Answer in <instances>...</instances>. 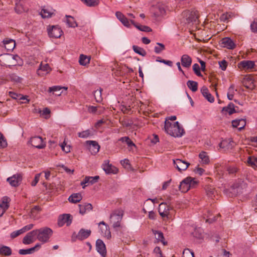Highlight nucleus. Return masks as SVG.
<instances>
[{
    "instance_id": "f704fd0d",
    "label": "nucleus",
    "mask_w": 257,
    "mask_h": 257,
    "mask_svg": "<svg viewBox=\"0 0 257 257\" xmlns=\"http://www.w3.org/2000/svg\"><path fill=\"white\" fill-rule=\"evenodd\" d=\"M9 95L10 97L15 99L26 100V101L24 103H27L29 101V100L26 98L25 96H24L20 94H17L13 91H9Z\"/></svg>"
},
{
    "instance_id": "a878e982",
    "label": "nucleus",
    "mask_w": 257,
    "mask_h": 257,
    "mask_svg": "<svg viewBox=\"0 0 257 257\" xmlns=\"http://www.w3.org/2000/svg\"><path fill=\"white\" fill-rule=\"evenodd\" d=\"M3 43L5 45V48L8 51H12L15 47L16 43L13 39H6L4 40Z\"/></svg>"
},
{
    "instance_id": "7ed1b4c3",
    "label": "nucleus",
    "mask_w": 257,
    "mask_h": 257,
    "mask_svg": "<svg viewBox=\"0 0 257 257\" xmlns=\"http://www.w3.org/2000/svg\"><path fill=\"white\" fill-rule=\"evenodd\" d=\"M36 231L37 239L42 243L47 242L53 234L52 230L49 227H43Z\"/></svg>"
},
{
    "instance_id": "412c9836",
    "label": "nucleus",
    "mask_w": 257,
    "mask_h": 257,
    "mask_svg": "<svg viewBox=\"0 0 257 257\" xmlns=\"http://www.w3.org/2000/svg\"><path fill=\"white\" fill-rule=\"evenodd\" d=\"M192 60L191 57L187 54H184L181 58L182 65L185 68H189L192 64Z\"/></svg>"
},
{
    "instance_id": "1a4fd4ad",
    "label": "nucleus",
    "mask_w": 257,
    "mask_h": 257,
    "mask_svg": "<svg viewBox=\"0 0 257 257\" xmlns=\"http://www.w3.org/2000/svg\"><path fill=\"white\" fill-rule=\"evenodd\" d=\"M63 32L58 26H53L48 29V33L49 37L53 38H58L61 37Z\"/></svg>"
},
{
    "instance_id": "a19ab883",
    "label": "nucleus",
    "mask_w": 257,
    "mask_h": 257,
    "mask_svg": "<svg viewBox=\"0 0 257 257\" xmlns=\"http://www.w3.org/2000/svg\"><path fill=\"white\" fill-rule=\"evenodd\" d=\"M187 85L193 92H195L198 89V83L196 81L189 80L187 82Z\"/></svg>"
},
{
    "instance_id": "de8ad7c7",
    "label": "nucleus",
    "mask_w": 257,
    "mask_h": 257,
    "mask_svg": "<svg viewBox=\"0 0 257 257\" xmlns=\"http://www.w3.org/2000/svg\"><path fill=\"white\" fill-rule=\"evenodd\" d=\"M154 15L156 17H159L163 15L165 13V10L163 8L159 6H156L154 7Z\"/></svg>"
},
{
    "instance_id": "e433bc0d",
    "label": "nucleus",
    "mask_w": 257,
    "mask_h": 257,
    "mask_svg": "<svg viewBox=\"0 0 257 257\" xmlns=\"http://www.w3.org/2000/svg\"><path fill=\"white\" fill-rule=\"evenodd\" d=\"M130 21L131 23L134 25L135 27H136L140 31L148 32L152 31V29L149 27L146 26L139 25L136 24L134 20H131Z\"/></svg>"
},
{
    "instance_id": "20e7f679",
    "label": "nucleus",
    "mask_w": 257,
    "mask_h": 257,
    "mask_svg": "<svg viewBox=\"0 0 257 257\" xmlns=\"http://www.w3.org/2000/svg\"><path fill=\"white\" fill-rule=\"evenodd\" d=\"M198 182L194 178L188 177L184 179L179 185L180 190L184 193L187 192L190 189L195 188Z\"/></svg>"
},
{
    "instance_id": "f257e3e1",
    "label": "nucleus",
    "mask_w": 257,
    "mask_h": 257,
    "mask_svg": "<svg viewBox=\"0 0 257 257\" xmlns=\"http://www.w3.org/2000/svg\"><path fill=\"white\" fill-rule=\"evenodd\" d=\"M164 128L168 134L174 137H181L185 133L183 128L180 126L178 121L172 123L166 119Z\"/></svg>"
},
{
    "instance_id": "052dcab7",
    "label": "nucleus",
    "mask_w": 257,
    "mask_h": 257,
    "mask_svg": "<svg viewBox=\"0 0 257 257\" xmlns=\"http://www.w3.org/2000/svg\"><path fill=\"white\" fill-rule=\"evenodd\" d=\"M90 135L89 130H86L78 133V137L82 138H86Z\"/></svg>"
},
{
    "instance_id": "f3484780",
    "label": "nucleus",
    "mask_w": 257,
    "mask_h": 257,
    "mask_svg": "<svg viewBox=\"0 0 257 257\" xmlns=\"http://www.w3.org/2000/svg\"><path fill=\"white\" fill-rule=\"evenodd\" d=\"M103 169L107 174H116L118 172L117 169L111 164H109L108 161H105L103 164Z\"/></svg>"
},
{
    "instance_id": "5701e85b",
    "label": "nucleus",
    "mask_w": 257,
    "mask_h": 257,
    "mask_svg": "<svg viewBox=\"0 0 257 257\" xmlns=\"http://www.w3.org/2000/svg\"><path fill=\"white\" fill-rule=\"evenodd\" d=\"M205 190L207 196L210 198H213L217 195L215 188L211 185H206L205 187Z\"/></svg>"
},
{
    "instance_id": "9b49d317",
    "label": "nucleus",
    "mask_w": 257,
    "mask_h": 257,
    "mask_svg": "<svg viewBox=\"0 0 257 257\" xmlns=\"http://www.w3.org/2000/svg\"><path fill=\"white\" fill-rule=\"evenodd\" d=\"M30 143L33 146L38 149H42L46 146L42 138L39 136L31 138Z\"/></svg>"
},
{
    "instance_id": "ea45409f",
    "label": "nucleus",
    "mask_w": 257,
    "mask_h": 257,
    "mask_svg": "<svg viewBox=\"0 0 257 257\" xmlns=\"http://www.w3.org/2000/svg\"><path fill=\"white\" fill-rule=\"evenodd\" d=\"M199 157L201 160V162H202V163L205 164H208L209 163V158L206 152H201L199 155Z\"/></svg>"
},
{
    "instance_id": "b1692460",
    "label": "nucleus",
    "mask_w": 257,
    "mask_h": 257,
    "mask_svg": "<svg viewBox=\"0 0 257 257\" xmlns=\"http://www.w3.org/2000/svg\"><path fill=\"white\" fill-rule=\"evenodd\" d=\"M201 92L203 96L210 102L214 101L213 96L209 93L208 88L206 86H203L201 89Z\"/></svg>"
},
{
    "instance_id": "0eeeda50",
    "label": "nucleus",
    "mask_w": 257,
    "mask_h": 257,
    "mask_svg": "<svg viewBox=\"0 0 257 257\" xmlns=\"http://www.w3.org/2000/svg\"><path fill=\"white\" fill-rule=\"evenodd\" d=\"M22 177L23 176L22 174L17 173L7 178V180L12 186L17 187L21 183Z\"/></svg>"
},
{
    "instance_id": "6ab92c4d",
    "label": "nucleus",
    "mask_w": 257,
    "mask_h": 257,
    "mask_svg": "<svg viewBox=\"0 0 257 257\" xmlns=\"http://www.w3.org/2000/svg\"><path fill=\"white\" fill-rule=\"evenodd\" d=\"M96 248L97 251L103 256H105L106 253L105 245L101 239H97L96 242Z\"/></svg>"
},
{
    "instance_id": "79ce46f5",
    "label": "nucleus",
    "mask_w": 257,
    "mask_h": 257,
    "mask_svg": "<svg viewBox=\"0 0 257 257\" xmlns=\"http://www.w3.org/2000/svg\"><path fill=\"white\" fill-rule=\"evenodd\" d=\"M198 19V15L197 12L193 11L189 14L188 17L187 18L188 23L195 22Z\"/></svg>"
},
{
    "instance_id": "6e6552de",
    "label": "nucleus",
    "mask_w": 257,
    "mask_h": 257,
    "mask_svg": "<svg viewBox=\"0 0 257 257\" xmlns=\"http://www.w3.org/2000/svg\"><path fill=\"white\" fill-rule=\"evenodd\" d=\"M173 163L178 171L181 172L186 170L190 165V163L180 159L173 160Z\"/></svg>"
},
{
    "instance_id": "4468645a",
    "label": "nucleus",
    "mask_w": 257,
    "mask_h": 257,
    "mask_svg": "<svg viewBox=\"0 0 257 257\" xmlns=\"http://www.w3.org/2000/svg\"><path fill=\"white\" fill-rule=\"evenodd\" d=\"M102 235L107 239L111 238V233L109 226L103 221L100 222L98 224Z\"/></svg>"
},
{
    "instance_id": "5fc2aeb1",
    "label": "nucleus",
    "mask_w": 257,
    "mask_h": 257,
    "mask_svg": "<svg viewBox=\"0 0 257 257\" xmlns=\"http://www.w3.org/2000/svg\"><path fill=\"white\" fill-rule=\"evenodd\" d=\"M232 14L231 13H226L222 14L220 17V21L223 22H228L229 19L231 18Z\"/></svg>"
},
{
    "instance_id": "6e6d98bb",
    "label": "nucleus",
    "mask_w": 257,
    "mask_h": 257,
    "mask_svg": "<svg viewBox=\"0 0 257 257\" xmlns=\"http://www.w3.org/2000/svg\"><path fill=\"white\" fill-rule=\"evenodd\" d=\"M192 68H193V70L194 73H195V74L197 76H200V77L202 76V74L200 72V67L198 64H197V63L194 64L193 65Z\"/></svg>"
},
{
    "instance_id": "4be33fe9",
    "label": "nucleus",
    "mask_w": 257,
    "mask_h": 257,
    "mask_svg": "<svg viewBox=\"0 0 257 257\" xmlns=\"http://www.w3.org/2000/svg\"><path fill=\"white\" fill-rule=\"evenodd\" d=\"M152 231L158 242H161L164 245L167 244V242L165 240L163 233L161 231L155 230H152Z\"/></svg>"
},
{
    "instance_id": "ddd939ff",
    "label": "nucleus",
    "mask_w": 257,
    "mask_h": 257,
    "mask_svg": "<svg viewBox=\"0 0 257 257\" xmlns=\"http://www.w3.org/2000/svg\"><path fill=\"white\" fill-rule=\"evenodd\" d=\"M99 179V177L98 176L94 177L86 176L81 182V185L82 186V188L84 189L86 186L97 182Z\"/></svg>"
},
{
    "instance_id": "423d86ee",
    "label": "nucleus",
    "mask_w": 257,
    "mask_h": 257,
    "mask_svg": "<svg viewBox=\"0 0 257 257\" xmlns=\"http://www.w3.org/2000/svg\"><path fill=\"white\" fill-rule=\"evenodd\" d=\"M72 217L70 214H63L59 216L58 220L59 226H63L65 224L69 226L72 223Z\"/></svg>"
},
{
    "instance_id": "a211bd4d",
    "label": "nucleus",
    "mask_w": 257,
    "mask_h": 257,
    "mask_svg": "<svg viewBox=\"0 0 257 257\" xmlns=\"http://www.w3.org/2000/svg\"><path fill=\"white\" fill-rule=\"evenodd\" d=\"M221 45L223 47L226 48L228 49H233L235 45L233 41L228 37H225L221 40Z\"/></svg>"
},
{
    "instance_id": "c756f323",
    "label": "nucleus",
    "mask_w": 257,
    "mask_h": 257,
    "mask_svg": "<svg viewBox=\"0 0 257 257\" xmlns=\"http://www.w3.org/2000/svg\"><path fill=\"white\" fill-rule=\"evenodd\" d=\"M239 67L244 69L252 68L254 66V63L252 61H242L239 64Z\"/></svg>"
},
{
    "instance_id": "c9c22d12",
    "label": "nucleus",
    "mask_w": 257,
    "mask_h": 257,
    "mask_svg": "<svg viewBox=\"0 0 257 257\" xmlns=\"http://www.w3.org/2000/svg\"><path fill=\"white\" fill-rule=\"evenodd\" d=\"M90 57L81 54L79 57V63L83 66H86L90 63Z\"/></svg>"
},
{
    "instance_id": "bf43d9fd",
    "label": "nucleus",
    "mask_w": 257,
    "mask_h": 257,
    "mask_svg": "<svg viewBox=\"0 0 257 257\" xmlns=\"http://www.w3.org/2000/svg\"><path fill=\"white\" fill-rule=\"evenodd\" d=\"M11 80L16 83H21L22 82V79L19 76H17L15 74H12L10 76Z\"/></svg>"
},
{
    "instance_id": "774afa93",
    "label": "nucleus",
    "mask_w": 257,
    "mask_h": 257,
    "mask_svg": "<svg viewBox=\"0 0 257 257\" xmlns=\"http://www.w3.org/2000/svg\"><path fill=\"white\" fill-rule=\"evenodd\" d=\"M39 112L41 115L45 116L50 114V110L48 108L46 107L43 110H40Z\"/></svg>"
},
{
    "instance_id": "a18cd8bd",
    "label": "nucleus",
    "mask_w": 257,
    "mask_h": 257,
    "mask_svg": "<svg viewBox=\"0 0 257 257\" xmlns=\"http://www.w3.org/2000/svg\"><path fill=\"white\" fill-rule=\"evenodd\" d=\"M41 211V208L39 206H35L31 209L30 216L31 218H35L38 214Z\"/></svg>"
},
{
    "instance_id": "338daca9",
    "label": "nucleus",
    "mask_w": 257,
    "mask_h": 257,
    "mask_svg": "<svg viewBox=\"0 0 257 257\" xmlns=\"http://www.w3.org/2000/svg\"><path fill=\"white\" fill-rule=\"evenodd\" d=\"M121 110L124 113H127L131 110V107L130 105H121Z\"/></svg>"
},
{
    "instance_id": "864d4df0",
    "label": "nucleus",
    "mask_w": 257,
    "mask_h": 257,
    "mask_svg": "<svg viewBox=\"0 0 257 257\" xmlns=\"http://www.w3.org/2000/svg\"><path fill=\"white\" fill-rule=\"evenodd\" d=\"M60 146L62 150L66 153H68L71 151V146L67 144L65 139Z\"/></svg>"
},
{
    "instance_id": "0e129e2a",
    "label": "nucleus",
    "mask_w": 257,
    "mask_h": 257,
    "mask_svg": "<svg viewBox=\"0 0 257 257\" xmlns=\"http://www.w3.org/2000/svg\"><path fill=\"white\" fill-rule=\"evenodd\" d=\"M219 67L223 71L226 70L227 66V62L225 60H222L221 61L219 62Z\"/></svg>"
},
{
    "instance_id": "7c9ffc66",
    "label": "nucleus",
    "mask_w": 257,
    "mask_h": 257,
    "mask_svg": "<svg viewBox=\"0 0 257 257\" xmlns=\"http://www.w3.org/2000/svg\"><path fill=\"white\" fill-rule=\"evenodd\" d=\"M245 125V121L244 119L233 120L232 121V125L233 127L237 128L241 130Z\"/></svg>"
},
{
    "instance_id": "72a5a7b5",
    "label": "nucleus",
    "mask_w": 257,
    "mask_h": 257,
    "mask_svg": "<svg viewBox=\"0 0 257 257\" xmlns=\"http://www.w3.org/2000/svg\"><path fill=\"white\" fill-rule=\"evenodd\" d=\"M82 197L80 194L79 193H75L72 194L68 198V200L69 202L73 203H76L77 202H79L81 201Z\"/></svg>"
},
{
    "instance_id": "8fccbe9b",
    "label": "nucleus",
    "mask_w": 257,
    "mask_h": 257,
    "mask_svg": "<svg viewBox=\"0 0 257 257\" xmlns=\"http://www.w3.org/2000/svg\"><path fill=\"white\" fill-rule=\"evenodd\" d=\"M101 92L102 89L101 88L97 89L94 92V96L97 102H100L102 100Z\"/></svg>"
},
{
    "instance_id": "4c0bfd02",
    "label": "nucleus",
    "mask_w": 257,
    "mask_h": 257,
    "mask_svg": "<svg viewBox=\"0 0 257 257\" xmlns=\"http://www.w3.org/2000/svg\"><path fill=\"white\" fill-rule=\"evenodd\" d=\"M222 112H226L229 114H231L235 112L234 105L232 103H229L227 106L224 107L222 110Z\"/></svg>"
},
{
    "instance_id": "39448f33",
    "label": "nucleus",
    "mask_w": 257,
    "mask_h": 257,
    "mask_svg": "<svg viewBox=\"0 0 257 257\" xmlns=\"http://www.w3.org/2000/svg\"><path fill=\"white\" fill-rule=\"evenodd\" d=\"M172 209V207L166 203L162 202L159 204L158 211L162 218H168L170 215V212Z\"/></svg>"
},
{
    "instance_id": "f8f14e48",
    "label": "nucleus",
    "mask_w": 257,
    "mask_h": 257,
    "mask_svg": "<svg viewBox=\"0 0 257 257\" xmlns=\"http://www.w3.org/2000/svg\"><path fill=\"white\" fill-rule=\"evenodd\" d=\"M36 231L33 230L29 233L23 238V243L25 244H29L34 242L37 238Z\"/></svg>"
},
{
    "instance_id": "49530a36",
    "label": "nucleus",
    "mask_w": 257,
    "mask_h": 257,
    "mask_svg": "<svg viewBox=\"0 0 257 257\" xmlns=\"http://www.w3.org/2000/svg\"><path fill=\"white\" fill-rule=\"evenodd\" d=\"M84 4L88 7H95L98 5V0H81Z\"/></svg>"
},
{
    "instance_id": "aec40b11",
    "label": "nucleus",
    "mask_w": 257,
    "mask_h": 257,
    "mask_svg": "<svg viewBox=\"0 0 257 257\" xmlns=\"http://www.w3.org/2000/svg\"><path fill=\"white\" fill-rule=\"evenodd\" d=\"M54 12L55 10L51 8L44 7L40 14L43 18H49L54 15Z\"/></svg>"
},
{
    "instance_id": "f03ea898",
    "label": "nucleus",
    "mask_w": 257,
    "mask_h": 257,
    "mask_svg": "<svg viewBox=\"0 0 257 257\" xmlns=\"http://www.w3.org/2000/svg\"><path fill=\"white\" fill-rule=\"evenodd\" d=\"M123 214V211L120 209L115 210L111 213L110 222L114 229H117L121 227V221Z\"/></svg>"
},
{
    "instance_id": "cd10ccee",
    "label": "nucleus",
    "mask_w": 257,
    "mask_h": 257,
    "mask_svg": "<svg viewBox=\"0 0 257 257\" xmlns=\"http://www.w3.org/2000/svg\"><path fill=\"white\" fill-rule=\"evenodd\" d=\"M79 213L84 214L86 211H89L92 209V206L90 203H84L79 205Z\"/></svg>"
},
{
    "instance_id": "58836bf2",
    "label": "nucleus",
    "mask_w": 257,
    "mask_h": 257,
    "mask_svg": "<svg viewBox=\"0 0 257 257\" xmlns=\"http://www.w3.org/2000/svg\"><path fill=\"white\" fill-rule=\"evenodd\" d=\"M10 199L9 197L5 196L2 198V203L0 204V207L7 210L9 207Z\"/></svg>"
},
{
    "instance_id": "13d9d810",
    "label": "nucleus",
    "mask_w": 257,
    "mask_h": 257,
    "mask_svg": "<svg viewBox=\"0 0 257 257\" xmlns=\"http://www.w3.org/2000/svg\"><path fill=\"white\" fill-rule=\"evenodd\" d=\"M157 44L158 46L155 47V52L157 54H159L165 49V46L160 43H157Z\"/></svg>"
},
{
    "instance_id": "09e8293b",
    "label": "nucleus",
    "mask_w": 257,
    "mask_h": 257,
    "mask_svg": "<svg viewBox=\"0 0 257 257\" xmlns=\"http://www.w3.org/2000/svg\"><path fill=\"white\" fill-rule=\"evenodd\" d=\"M8 144L7 140L3 135V134L0 132V149H4L7 147Z\"/></svg>"
},
{
    "instance_id": "bb28decb",
    "label": "nucleus",
    "mask_w": 257,
    "mask_h": 257,
    "mask_svg": "<svg viewBox=\"0 0 257 257\" xmlns=\"http://www.w3.org/2000/svg\"><path fill=\"white\" fill-rule=\"evenodd\" d=\"M115 16L124 26L127 27L130 26L128 20L121 12H116L115 13Z\"/></svg>"
},
{
    "instance_id": "2eb2a0df",
    "label": "nucleus",
    "mask_w": 257,
    "mask_h": 257,
    "mask_svg": "<svg viewBox=\"0 0 257 257\" xmlns=\"http://www.w3.org/2000/svg\"><path fill=\"white\" fill-rule=\"evenodd\" d=\"M234 145V143L231 139H226L222 141L219 146V147L223 149L224 151H227L231 150Z\"/></svg>"
},
{
    "instance_id": "dca6fc26",
    "label": "nucleus",
    "mask_w": 257,
    "mask_h": 257,
    "mask_svg": "<svg viewBox=\"0 0 257 257\" xmlns=\"http://www.w3.org/2000/svg\"><path fill=\"white\" fill-rule=\"evenodd\" d=\"M86 143L89 146L88 149L91 154L95 155L99 151L100 146L96 141H87Z\"/></svg>"
},
{
    "instance_id": "c85d7f7f",
    "label": "nucleus",
    "mask_w": 257,
    "mask_h": 257,
    "mask_svg": "<svg viewBox=\"0 0 257 257\" xmlns=\"http://www.w3.org/2000/svg\"><path fill=\"white\" fill-rule=\"evenodd\" d=\"M91 232L90 230L81 229L78 233L77 238L80 240H83L87 238L90 235Z\"/></svg>"
},
{
    "instance_id": "e2e57ef3",
    "label": "nucleus",
    "mask_w": 257,
    "mask_h": 257,
    "mask_svg": "<svg viewBox=\"0 0 257 257\" xmlns=\"http://www.w3.org/2000/svg\"><path fill=\"white\" fill-rule=\"evenodd\" d=\"M250 29L253 33H257V19H254L250 24Z\"/></svg>"
},
{
    "instance_id": "c03bdc74",
    "label": "nucleus",
    "mask_w": 257,
    "mask_h": 257,
    "mask_svg": "<svg viewBox=\"0 0 257 257\" xmlns=\"http://www.w3.org/2000/svg\"><path fill=\"white\" fill-rule=\"evenodd\" d=\"M66 17L67 18L66 23L68 25L69 27L74 28L77 26L76 22L73 17L67 15L66 16Z\"/></svg>"
},
{
    "instance_id": "473e14b6",
    "label": "nucleus",
    "mask_w": 257,
    "mask_h": 257,
    "mask_svg": "<svg viewBox=\"0 0 257 257\" xmlns=\"http://www.w3.org/2000/svg\"><path fill=\"white\" fill-rule=\"evenodd\" d=\"M247 163L249 166L254 169H257V158L253 156H249L247 160Z\"/></svg>"
},
{
    "instance_id": "69168bd1",
    "label": "nucleus",
    "mask_w": 257,
    "mask_h": 257,
    "mask_svg": "<svg viewBox=\"0 0 257 257\" xmlns=\"http://www.w3.org/2000/svg\"><path fill=\"white\" fill-rule=\"evenodd\" d=\"M15 9V11L18 14L22 13V12L25 11V10L24 9V8L22 6V5H20V4H17Z\"/></svg>"
},
{
    "instance_id": "3c124183",
    "label": "nucleus",
    "mask_w": 257,
    "mask_h": 257,
    "mask_svg": "<svg viewBox=\"0 0 257 257\" xmlns=\"http://www.w3.org/2000/svg\"><path fill=\"white\" fill-rule=\"evenodd\" d=\"M234 94V86L233 85H230L228 89L227 98L229 100H232Z\"/></svg>"
},
{
    "instance_id": "9d476101",
    "label": "nucleus",
    "mask_w": 257,
    "mask_h": 257,
    "mask_svg": "<svg viewBox=\"0 0 257 257\" xmlns=\"http://www.w3.org/2000/svg\"><path fill=\"white\" fill-rule=\"evenodd\" d=\"M51 70L52 69L48 64H43V62H41L37 71V73L39 76H44L49 73Z\"/></svg>"
},
{
    "instance_id": "37998d69",
    "label": "nucleus",
    "mask_w": 257,
    "mask_h": 257,
    "mask_svg": "<svg viewBox=\"0 0 257 257\" xmlns=\"http://www.w3.org/2000/svg\"><path fill=\"white\" fill-rule=\"evenodd\" d=\"M133 49L134 52L142 56H145L147 54L146 51L142 48L138 46H133Z\"/></svg>"
},
{
    "instance_id": "393cba45",
    "label": "nucleus",
    "mask_w": 257,
    "mask_h": 257,
    "mask_svg": "<svg viewBox=\"0 0 257 257\" xmlns=\"http://www.w3.org/2000/svg\"><path fill=\"white\" fill-rule=\"evenodd\" d=\"M62 89L66 91L68 89V87L65 86L62 87L60 86H53L49 88L48 92H53V94H55L58 96H60L62 94V92H61L60 90Z\"/></svg>"
},
{
    "instance_id": "4d7b16f0",
    "label": "nucleus",
    "mask_w": 257,
    "mask_h": 257,
    "mask_svg": "<svg viewBox=\"0 0 257 257\" xmlns=\"http://www.w3.org/2000/svg\"><path fill=\"white\" fill-rule=\"evenodd\" d=\"M182 257H194V254L190 249L186 248L183 252Z\"/></svg>"
},
{
    "instance_id": "2f4dec72",
    "label": "nucleus",
    "mask_w": 257,
    "mask_h": 257,
    "mask_svg": "<svg viewBox=\"0 0 257 257\" xmlns=\"http://www.w3.org/2000/svg\"><path fill=\"white\" fill-rule=\"evenodd\" d=\"M12 253L11 248L7 246L2 245L0 247V254L5 256L11 255Z\"/></svg>"
},
{
    "instance_id": "680f3d73",
    "label": "nucleus",
    "mask_w": 257,
    "mask_h": 257,
    "mask_svg": "<svg viewBox=\"0 0 257 257\" xmlns=\"http://www.w3.org/2000/svg\"><path fill=\"white\" fill-rule=\"evenodd\" d=\"M87 110L90 113H96L97 114L98 107L97 106L89 105L87 106Z\"/></svg>"
},
{
    "instance_id": "603ef678",
    "label": "nucleus",
    "mask_w": 257,
    "mask_h": 257,
    "mask_svg": "<svg viewBox=\"0 0 257 257\" xmlns=\"http://www.w3.org/2000/svg\"><path fill=\"white\" fill-rule=\"evenodd\" d=\"M119 141L122 142H125L128 147L136 146L135 144L128 137H122L119 139Z\"/></svg>"
}]
</instances>
